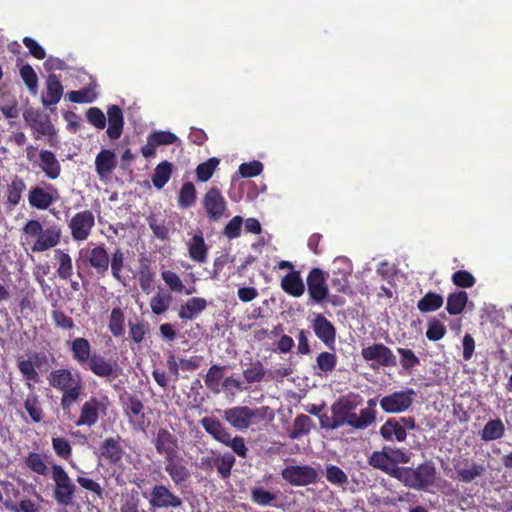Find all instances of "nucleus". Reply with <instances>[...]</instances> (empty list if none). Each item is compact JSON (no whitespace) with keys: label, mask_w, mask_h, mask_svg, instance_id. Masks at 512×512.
<instances>
[{"label":"nucleus","mask_w":512,"mask_h":512,"mask_svg":"<svg viewBox=\"0 0 512 512\" xmlns=\"http://www.w3.org/2000/svg\"><path fill=\"white\" fill-rule=\"evenodd\" d=\"M70 351L72 358L80 365L87 364L89 370L97 377L107 381L116 379L122 368L116 361L105 359L101 354H91L90 342L83 337H78L71 342Z\"/></svg>","instance_id":"nucleus-1"},{"label":"nucleus","mask_w":512,"mask_h":512,"mask_svg":"<svg viewBox=\"0 0 512 512\" xmlns=\"http://www.w3.org/2000/svg\"><path fill=\"white\" fill-rule=\"evenodd\" d=\"M47 380L51 387L62 393L60 406L64 412L70 411L83 394L84 383L78 372L73 373L67 368L56 369L49 373Z\"/></svg>","instance_id":"nucleus-2"},{"label":"nucleus","mask_w":512,"mask_h":512,"mask_svg":"<svg viewBox=\"0 0 512 512\" xmlns=\"http://www.w3.org/2000/svg\"><path fill=\"white\" fill-rule=\"evenodd\" d=\"M26 240H34L30 249L32 252L40 253L56 247L61 240V228L58 225H51L46 229L43 228L39 220L30 219L22 228Z\"/></svg>","instance_id":"nucleus-3"},{"label":"nucleus","mask_w":512,"mask_h":512,"mask_svg":"<svg viewBox=\"0 0 512 512\" xmlns=\"http://www.w3.org/2000/svg\"><path fill=\"white\" fill-rule=\"evenodd\" d=\"M204 430L210 434L218 442L230 447L235 454L239 457L245 458L248 453V448L245 440L241 436L231 437L229 431L222 425V423L213 417H204L200 421Z\"/></svg>","instance_id":"nucleus-4"},{"label":"nucleus","mask_w":512,"mask_h":512,"mask_svg":"<svg viewBox=\"0 0 512 512\" xmlns=\"http://www.w3.org/2000/svg\"><path fill=\"white\" fill-rule=\"evenodd\" d=\"M436 474L435 464L429 460L416 468L402 467L398 480L406 487L423 490L434 484Z\"/></svg>","instance_id":"nucleus-5"},{"label":"nucleus","mask_w":512,"mask_h":512,"mask_svg":"<svg viewBox=\"0 0 512 512\" xmlns=\"http://www.w3.org/2000/svg\"><path fill=\"white\" fill-rule=\"evenodd\" d=\"M51 478L55 484L53 497L56 503L62 507L71 506L74 502L76 486L65 469L58 464H53Z\"/></svg>","instance_id":"nucleus-6"},{"label":"nucleus","mask_w":512,"mask_h":512,"mask_svg":"<svg viewBox=\"0 0 512 512\" xmlns=\"http://www.w3.org/2000/svg\"><path fill=\"white\" fill-rule=\"evenodd\" d=\"M109 405L110 401L107 396H91L81 405L79 417L75 421V425L89 428L95 426L100 417L106 415Z\"/></svg>","instance_id":"nucleus-7"},{"label":"nucleus","mask_w":512,"mask_h":512,"mask_svg":"<svg viewBox=\"0 0 512 512\" xmlns=\"http://www.w3.org/2000/svg\"><path fill=\"white\" fill-rule=\"evenodd\" d=\"M416 420L412 416L390 417L380 427L379 434L388 442H404L407 438L406 430H415Z\"/></svg>","instance_id":"nucleus-8"},{"label":"nucleus","mask_w":512,"mask_h":512,"mask_svg":"<svg viewBox=\"0 0 512 512\" xmlns=\"http://www.w3.org/2000/svg\"><path fill=\"white\" fill-rule=\"evenodd\" d=\"M357 403L347 397L339 398L331 406L332 414L337 417L339 426L348 425L354 429H366L367 426L362 420L361 412L359 415L355 413Z\"/></svg>","instance_id":"nucleus-9"},{"label":"nucleus","mask_w":512,"mask_h":512,"mask_svg":"<svg viewBox=\"0 0 512 512\" xmlns=\"http://www.w3.org/2000/svg\"><path fill=\"white\" fill-rule=\"evenodd\" d=\"M415 397L416 391L414 389L405 388L383 396L379 405L382 411L387 414H400L412 407Z\"/></svg>","instance_id":"nucleus-10"},{"label":"nucleus","mask_w":512,"mask_h":512,"mask_svg":"<svg viewBox=\"0 0 512 512\" xmlns=\"http://www.w3.org/2000/svg\"><path fill=\"white\" fill-rule=\"evenodd\" d=\"M307 291L309 299L314 304H322L328 300L333 305L339 304L334 296L333 299H328L329 289L326 284V274L320 268H312L307 275Z\"/></svg>","instance_id":"nucleus-11"},{"label":"nucleus","mask_w":512,"mask_h":512,"mask_svg":"<svg viewBox=\"0 0 512 512\" xmlns=\"http://www.w3.org/2000/svg\"><path fill=\"white\" fill-rule=\"evenodd\" d=\"M362 358L372 369L379 367H395L397 360L393 351L383 343H373L361 349Z\"/></svg>","instance_id":"nucleus-12"},{"label":"nucleus","mask_w":512,"mask_h":512,"mask_svg":"<svg viewBox=\"0 0 512 512\" xmlns=\"http://www.w3.org/2000/svg\"><path fill=\"white\" fill-rule=\"evenodd\" d=\"M282 478L292 486H307L319 480L318 471L310 465H289L281 471Z\"/></svg>","instance_id":"nucleus-13"},{"label":"nucleus","mask_w":512,"mask_h":512,"mask_svg":"<svg viewBox=\"0 0 512 512\" xmlns=\"http://www.w3.org/2000/svg\"><path fill=\"white\" fill-rule=\"evenodd\" d=\"M60 199L58 189L43 182L42 186L31 187L28 193V203L37 210H46Z\"/></svg>","instance_id":"nucleus-14"},{"label":"nucleus","mask_w":512,"mask_h":512,"mask_svg":"<svg viewBox=\"0 0 512 512\" xmlns=\"http://www.w3.org/2000/svg\"><path fill=\"white\" fill-rule=\"evenodd\" d=\"M258 416H263L261 409H251L248 406H235L224 411V419L239 431L248 429Z\"/></svg>","instance_id":"nucleus-15"},{"label":"nucleus","mask_w":512,"mask_h":512,"mask_svg":"<svg viewBox=\"0 0 512 512\" xmlns=\"http://www.w3.org/2000/svg\"><path fill=\"white\" fill-rule=\"evenodd\" d=\"M148 502L154 509H176L183 504L182 498L164 484H156L152 487Z\"/></svg>","instance_id":"nucleus-16"},{"label":"nucleus","mask_w":512,"mask_h":512,"mask_svg":"<svg viewBox=\"0 0 512 512\" xmlns=\"http://www.w3.org/2000/svg\"><path fill=\"white\" fill-rule=\"evenodd\" d=\"M152 443L156 452L166 460L179 455L180 445L177 436L166 428H159L153 435Z\"/></svg>","instance_id":"nucleus-17"},{"label":"nucleus","mask_w":512,"mask_h":512,"mask_svg":"<svg viewBox=\"0 0 512 512\" xmlns=\"http://www.w3.org/2000/svg\"><path fill=\"white\" fill-rule=\"evenodd\" d=\"M164 470L169 475L174 486L180 490L187 488L191 472L185 464L184 458L179 454L165 460Z\"/></svg>","instance_id":"nucleus-18"},{"label":"nucleus","mask_w":512,"mask_h":512,"mask_svg":"<svg viewBox=\"0 0 512 512\" xmlns=\"http://www.w3.org/2000/svg\"><path fill=\"white\" fill-rule=\"evenodd\" d=\"M95 225V218L90 210L76 213L69 221L68 227L75 241H85Z\"/></svg>","instance_id":"nucleus-19"},{"label":"nucleus","mask_w":512,"mask_h":512,"mask_svg":"<svg viewBox=\"0 0 512 512\" xmlns=\"http://www.w3.org/2000/svg\"><path fill=\"white\" fill-rule=\"evenodd\" d=\"M203 208L207 217L212 221H218L227 210V202L217 187H211L202 199Z\"/></svg>","instance_id":"nucleus-20"},{"label":"nucleus","mask_w":512,"mask_h":512,"mask_svg":"<svg viewBox=\"0 0 512 512\" xmlns=\"http://www.w3.org/2000/svg\"><path fill=\"white\" fill-rule=\"evenodd\" d=\"M235 462L236 459L232 453L203 456L200 459V467L203 470H212L215 468L222 479H227L231 475V470Z\"/></svg>","instance_id":"nucleus-21"},{"label":"nucleus","mask_w":512,"mask_h":512,"mask_svg":"<svg viewBox=\"0 0 512 512\" xmlns=\"http://www.w3.org/2000/svg\"><path fill=\"white\" fill-rule=\"evenodd\" d=\"M453 467L457 474V479L463 483H471L481 477L486 472L483 464L477 463L469 458H458L453 460Z\"/></svg>","instance_id":"nucleus-22"},{"label":"nucleus","mask_w":512,"mask_h":512,"mask_svg":"<svg viewBox=\"0 0 512 512\" xmlns=\"http://www.w3.org/2000/svg\"><path fill=\"white\" fill-rule=\"evenodd\" d=\"M121 441L119 435L105 438L99 445L97 456L110 465H118L125 454Z\"/></svg>","instance_id":"nucleus-23"},{"label":"nucleus","mask_w":512,"mask_h":512,"mask_svg":"<svg viewBox=\"0 0 512 512\" xmlns=\"http://www.w3.org/2000/svg\"><path fill=\"white\" fill-rule=\"evenodd\" d=\"M312 328L320 341H322L328 348H334L336 341V328L324 315L318 314L314 318Z\"/></svg>","instance_id":"nucleus-24"},{"label":"nucleus","mask_w":512,"mask_h":512,"mask_svg":"<svg viewBox=\"0 0 512 512\" xmlns=\"http://www.w3.org/2000/svg\"><path fill=\"white\" fill-rule=\"evenodd\" d=\"M117 166L115 153L109 149H102L95 158V170L101 180L107 179Z\"/></svg>","instance_id":"nucleus-25"},{"label":"nucleus","mask_w":512,"mask_h":512,"mask_svg":"<svg viewBox=\"0 0 512 512\" xmlns=\"http://www.w3.org/2000/svg\"><path fill=\"white\" fill-rule=\"evenodd\" d=\"M368 462L373 468L379 469L397 480L399 479L402 467L395 466L383 450L374 451Z\"/></svg>","instance_id":"nucleus-26"},{"label":"nucleus","mask_w":512,"mask_h":512,"mask_svg":"<svg viewBox=\"0 0 512 512\" xmlns=\"http://www.w3.org/2000/svg\"><path fill=\"white\" fill-rule=\"evenodd\" d=\"M108 128L107 135L110 139L116 140L123 133L124 116L123 111L118 105H111L107 109Z\"/></svg>","instance_id":"nucleus-27"},{"label":"nucleus","mask_w":512,"mask_h":512,"mask_svg":"<svg viewBox=\"0 0 512 512\" xmlns=\"http://www.w3.org/2000/svg\"><path fill=\"white\" fill-rule=\"evenodd\" d=\"M64 92V88L55 74H49L46 79V93L42 95L41 101L45 107L57 104Z\"/></svg>","instance_id":"nucleus-28"},{"label":"nucleus","mask_w":512,"mask_h":512,"mask_svg":"<svg viewBox=\"0 0 512 512\" xmlns=\"http://www.w3.org/2000/svg\"><path fill=\"white\" fill-rule=\"evenodd\" d=\"M39 167L50 180L57 179L61 174V165L55 154L50 150H41L39 152Z\"/></svg>","instance_id":"nucleus-29"},{"label":"nucleus","mask_w":512,"mask_h":512,"mask_svg":"<svg viewBox=\"0 0 512 512\" xmlns=\"http://www.w3.org/2000/svg\"><path fill=\"white\" fill-rule=\"evenodd\" d=\"M280 286L282 290L290 296L300 297L305 291V285L301 278L300 271L292 270L282 279Z\"/></svg>","instance_id":"nucleus-30"},{"label":"nucleus","mask_w":512,"mask_h":512,"mask_svg":"<svg viewBox=\"0 0 512 512\" xmlns=\"http://www.w3.org/2000/svg\"><path fill=\"white\" fill-rule=\"evenodd\" d=\"M87 260L99 275H104L109 268V254L103 246H96L88 251Z\"/></svg>","instance_id":"nucleus-31"},{"label":"nucleus","mask_w":512,"mask_h":512,"mask_svg":"<svg viewBox=\"0 0 512 512\" xmlns=\"http://www.w3.org/2000/svg\"><path fill=\"white\" fill-rule=\"evenodd\" d=\"M188 252L191 260L198 263H205L208 258V246L205 243L202 232L194 234L188 242Z\"/></svg>","instance_id":"nucleus-32"},{"label":"nucleus","mask_w":512,"mask_h":512,"mask_svg":"<svg viewBox=\"0 0 512 512\" xmlns=\"http://www.w3.org/2000/svg\"><path fill=\"white\" fill-rule=\"evenodd\" d=\"M207 307V301L202 297H192L179 309L178 316L182 320H193Z\"/></svg>","instance_id":"nucleus-33"},{"label":"nucleus","mask_w":512,"mask_h":512,"mask_svg":"<svg viewBox=\"0 0 512 512\" xmlns=\"http://www.w3.org/2000/svg\"><path fill=\"white\" fill-rule=\"evenodd\" d=\"M27 186L25 181L18 175H15L7 186L6 203L10 209L15 208L22 200V194Z\"/></svg>","instance_id":"nucleus-34"},{"label":"nucleus","mask_w":512,"mask_h":512,"mask_svg":"<svg viewBox=\"0 0 512 512\" xmlns=\"http://www.w3.org/2000/svg\"><path fill=\"white\" fill-rule=\"evenodd\" d=\"M54 260L57 264V276L62 280H69L73 275L71 256L62 249H56L54 250Z\"/></svg>","instance_id":"nucleus-35"},{"label":"nucleus","mask_w":512,"mask_h":512,"mask_svg":"<svg viewBox=\"0 0 512 512\" xmlns=\"http://www.w3.org/2000/svg\"><path fill=\"white\" fill-rule=\"evenodd\" d=\"M506 432L505 425L500 418L490 419L483 427L480 435L484 442L501 439Z\"/></svg>","instance_id":"nucleus-36"},{"label":"nucleus","mask_w":512,"mask_h":512,"mask_svg":"<svg viewBox=\"0 0 512 512\" xmlns=\"http://www.w3.org/2000/svg\"><path fill=\"white\" fill-rule=\"evenodd\" d=\"M313 428V420L308 415L298 414L293 421V426L289 430L288 436L291 439H299L304 435H308Z\"/></svg>","instance_id":"nucleus-37"},{"label":"nucleus","mask_w":512,"mask_h":512,"mask_svg":"<svg viewBox=\"0 0 512 512\" xmlns=\"http://www.w3.org/2000/svg\"><path fill=\"white\" fill-rule=\"evenodd\" d=\"M139 286L142 291L149 293L153 288L155 272L153 271L149 260L142 259L137 272Z\"/></svg>","instance_id":"nucleus-38"},{"label":"nucleus","mask_w":512,"mask_h":512,"mask_svg":"<svg viewBox=\"0 0 512 512\" xmlns=\"http://www.w3.org/2000/svg\"><path fill=\"white\" fill-rule=\"evenodd\" d=\"M17 367L21 374L23 375L24 379L27 381V388L33 391V383H38L40 381V376L37 370L35 369L34 363L30 359H23L21 357H18Z\"/></svg>","instance_id":"nucleus-39"},{"label":"nucleus","mask_w":512,"mask_h":512,"mask_svg":"<svg viewBox=\"0 0 512 512\" xmlns=\"http://www.w3.org/2000/svg\"><path fill=\"white\" fill-rule=\"evenodd\" d=\"M226 367L219 364H213L208 369L204 382L206 387L213 393L218 394L221 392L220 383L223 379Z\"/></svg>","instance_id":"nucleus-40"},{"label":"nucleus","mask_w":512,"mask_h":512,"mask_svg":"<svg viewBox=\"0 0 512 512\" xmlns=\"http://www.w3.org/2000/svg\"><path fill=\"white\" fill-rule=\"evenodd\" d=\"M337 355L332 352L323 351L319 353L316 357V366L319 370L318 373H316L318 376H328L330 375L336 368L337 365Z\"/></svg>","instance_id":"nucleus-41"},{"label":"nucleus","mask_w":512,"mask_h":512,"mask_svg":"<svg viewBox=\"0 0 512 512\" xmlns=\"http://www.w3.org/2000/svg\"><path fill=\"white\" fill-rule=\"evenodd\" d=\"M24 408L32 422L40 423L43 421L45 414L37 394L32 392L27 395L24 400Z\"/></svg>","instance_id":"nucleus-42"},{"label":"nucleus","mask_w":512,"mask_h":512,"mask_svg":"<svg viewBox=\"0 0 512 512\" xmlns=\"http://www.w3.org/2000/svg\"><path fill=\"white\" fill-rule=\"evenodd\" d=\"M443 303L442 295L429 291L417 302V308L422 313L434 312L440 309Z\"/></svg>","instance_id":"nucleus-43"},{"label":"nucleus","mask_w":512,"mask_h":512,"mask_svg":"<svg viewBox=\"0 0 512 512\" xmlns=\"http://www.w3.org/2000/svg\"><path fill=\"white\" fill-rule=\"evenodd\" d=\"M173 172V165L168 161H162L154 169L152 183L157 189H162L170 180Z\"/></svg>","instance_id":"nucleus-44"},{"label":"nucleus","mask_w":512,"mask_h":512,"mask_svg":"<svg viewBox=\"0 0 512 512\" xmlns=\"http://www.w3.org/2000/svg\"><path fill=\"white\" fill-rule=\"evenodd\" d=\"M30 129L32 130L35 139H40L41 137L51 138L56 135V128L48 115H45L36 121L32 126H30Z\"/></svg>","instance_id":"nucleus-45"},{"label":"nucleus","mask_w":512,"mask_h":512,"mask_svg":"<svg viewBox=\"0 0 512 512\" xmlns=\"http://www.w3.org/2000/svg\"><path fill=\"white\" fill-rule=\"evenodd\" d=\"M468 301V294L465 291H459L449 294L447 298L446 310L450 315H458L463 312Z\"/></svg>","instance_id":"nucleus-46"},{"label":"nucleus","mask_w":512,"mask_h":512,"mask_svg":"<svg viewBox=\"0 0 512 512\" xmlns=\"http://www.w3.org/2000/svg\"><path fill=\"white\" fill-rule=\"evenodd\" d=\"M148 225L153 232V235L162 241L169 238V228L166 225V220L159 214H150L147 218Z\"/></svg>","instance_id":"nucleus-47"},{"label":"nucleus","mask_w":512,"mask_h":512,"mask_svg":"<svg viewBox=\"0 0 512 512\" xmlns=\"http://www.w3.org/2000/svg\"><path fill=\"white\" fill-rule=\"evenodd\" d=\"M125 316L121 308L115 307L111 310L108 328L114 337H122L125 333Z\"/></svg>","instance_id":"nucleus-48"},{"label":"nucleus","mask_w":512,"mask_h":512,"mask_svg":"<svg viewBox=\"0 0 512 512\" xmlns=\"http://www.w3.org/2000/svg\"><path fill=\"white\" fill-rule=\"evenodd\" d=\"M86 473L81 471V474L77 476L76 482L79 486L92 493L93 500H102L105 495L103 487L95 480L85 476Z\"/></svg>","instance_id":"nucleus-49"},{"label":"nucleus","mask_w":512,"mask_h":512,"mask_svg":"<svg viewBox=\"0 0 512 512\" xmlns=\"http://www.w3.org/2000/svg\"><path fill=\"white\" fill-rule=\"evenodd\" d=\"M173 297L170 293L157 292L150 299V308L153 314L162 315L170 307Z\"/></svg>","instance_id":"nucleus-50"},{"label":"nucleus","mask_w":512,"mask_h":512,"mask_svg":"<svg viewBox=\"0 0 512 512\" xmlns=\"http://www.w3.org/2000/svg\"><path fill=\"white\" fill-rule=\"evenodd\" d=\"M350 276V272L345 270L333 271L331 285L337 293H342L346 295L352 293V289L349 282Z\"/></svg>","instance_id":"nucleus-51"},{"label":"nucleus","mask_w":512,"mask_h":512,"mask_svg":"<svg viewBox=\"0 0 512 512\" xmlns=\"http://www.w3.org/2000/svg\"><path fill=\"white\" fill-rule=\"evenodd\" d=\"M266 370L260 360L250 362L249 366L243 370V377L247 383H256L264 380Z\"/></svg>","instance_id":"nucleus-52"},{"label":"nucleus","mask_w":512,"mask_h":512,"mask_svg":"<svg viewBox=\"0 0 512 512\" xmlns=\"http://www.w3.org/2000/svg\"><path fill=\"white\" fill-rule=\"evenodd\" d=\"M196 203V188L192 182H185L178 194V206L190 208Z\"/></svg>","instance_id":"nucleus-53"},{"label":"nucleus","mask_w":512,"mask_h":512,"mask_svg":"<svg viewBox=\"0 0 512 512\" xmlns=\"http://www.w3.org/2000/svg\"><path fill=\"white\" fill-rule=\"evenodd\" d=\"M219 163L220 160L216 157H211L200 163L196 168L197 180L200 182H207L213 176Z\"/></svg>","instance_id":"nucleus-54"},{"label":"nucleus","mask_w":512,"mask_h":512,"mask_svg":"<svg viewBox=\"0 0 512 512\" xmlns=\"http://www.w3.org/2000/svg\"><path fill=\"white\" fill-rule=\"evenodd\" d=\"M25 465L33 472L39 475H47L48 467L43 459V456L36 452H30L25 458Z\"/></svg>","instance_id":"nucleus-55"},{"label":"nucleus","mask_w":512,"mask_h":512,"mask_svg":"<svg viewBox=\"0 0 512 512\" xmlns=\"http://www.w3.org/2000/svg\"><path fill=\"white\" fill-rule=\"evenodd\" d=\"M52 447L56 455L72 463V447L70 442L64 437L52 438Z\"/></svg>","instance_id":"nucleus-56"},{"label":"nucleus","mask_w":512,"mask_h":512,"mask_svg":"<svg viewBox=\"0 0 512 512\" xmlns=\"http://www.w3.org/2000/svg\"><path fill=\"white\" fill-rule=\"evenodd\" d=\"M397 352L400 355V365L404 370L411 372L414 367L420 364L419 358L411 349L399 347Z\"/></svg>","instance_id":"nucleus-57"},{"label":"nucleus","mask_w":512,"mask_h":512,"mask_svg":"<svg viewBox=\"0 0 512 512\" xmlns=\"http://www.w3.org/2000/svg\"><path fill=\"white\" fill-rule=\"evenodd\" d=\"M161 278L172 292L182 293L184 291V284L181 278L172 270H163Z\"/></svg>","instance_id":"nucleus-58"},{"label":"nucleus","mask_w":512,"mask_h":512,"mask_svg":"<svg viewBox=\"0 0 512 512\" xmlns=\"http://www.w3.org/2000/svg\"><path fill=\"white\" fill-rule=\"evenodd\" d=\"M68 99L73 103H91L97 95L91 88H83L81 90H73L68 92Z\"/></svg>","instance_id":"nucleus-59"},{"label":"nucleus","mask_w":512,"mask_h":512,"mask_svg":"<svg viewBox=\"0 0 512 512\" xmlns=\"http://www.w3.org/2000/svg\"><path fill=\"white\" fill-rule=\"evenodd\" d=\"M446 334V327L439 319L433 318L428 322L426 337L430 341H439Z\"/></svg>","instance_id":"nucleus-60"},{"label":"nucleus","mask_w":512,"mask_h":512,"mask_svg":"<svg viewBox=\"0 0 512 512\" xmlns=\"http://www.w3.org/2000/svg\"><path fill=\"white\" fill-rule=\"evenodd\" d=\"M129 337L134 343H141L149 332V326L144 321L133 323L129 321Z\"/></svg>","instance_id":"nucleus-61"},{"label":"nucleus","mask_w":512,"mask_h":512,"mask_svg":"<svg viewBox=\"0 0 512 512\" xmlns=\"http://www.w3.org/2000/svg\"><path fill=\"white\" fill-rule=\"evenodd\" d=\"M276 499V495L261 487L253 488L251 491V500L260 506H269Z\"/></svg>","instance_id":"nucleus-62"},{"label":"nucleus","mask_w":512,"mask_h":512,"mask_svg":"<svg viewBox=\"0 0 512 512\" xmlns=\"http://www.w3.org/2000/svg\"><path fill=\"white\" fill-rule=\"evenodd\" d=\"M382 450L386 452L387 457L395 466H398V464L400 463L406 464L410 461V453L403 449L394 448L391 446H384Z\"/></svg>","instance_id":"nucleus-63"},{"label":"nucleus","mask_w":512,"mask_h":512,"mask_svg":"<svg viewBox=\"0 0 512 512\" xmlns=\"http://www.w3.org/2000/svg\"><path fill=\"white\" fill-rule=\"evenodd\" d=\"M20 77L30 91H35L38 86V76L31 65L25 64L20 68Z\"/></svg>","instance_id":"nucleus-64"}]
</instances>
